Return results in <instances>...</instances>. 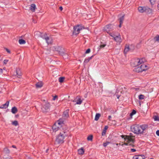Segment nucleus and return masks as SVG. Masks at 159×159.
<instances>
[{"mask_svg":"<svg viewBox=\"0 0 159 159\" xmlns=\"http://www.w3.org/2000/svg\"><path fill=\"white\" fill-rule=\"evenodd\" d=\"M148 129V125L146 124L141 125H133L131 127V131L134 134H143L145 133L146 131Z\"/></svg>","mask_w":159,"mask_h":159,"instance_id":"nucleus-1","label":"nucleus"},{"mask_svg":"<svg viewBox=\"0 0 159 159\" xmlns=\"http://www.w3.org/2000/svg\"><path fill=\"white\" fill-rule=\"evenodd\" d=\"M57 132L59 134L56 136L55 143L62 144L64 142L65 138L67 136L66 131L63 129H61L58 130Z\"/></svg>","mask_w":159,"mask_h":159,"instance_id":"nucleus-2","label":"nucleus"},{"mask_svg":"<svg viewBox=\"0 0 159 159\" xmlns=\"http://www.w3.org/2000/svg\"><path fill=\"white\" fill-rule=\"evenodd\" d=\"M122 138H124L125 141L127 142L129 145L132 147L134 146L133 143L134 142V136L132 135L131 133H130L128 135H121Z\"/></svg>","mask_w":159,"mask_h":159,"instance_id":"nucleus-3","label":"nucleus"},{"mask_svg":"<svg viewBox=\"0 0 159 159\" xmlns=\"http://www.w3.org/2000/svg\"><path fill=\"white\" fill-rule=\"evenodd\" d=\"M64 120L62 119H60L53 125L52 127L53 130L55 132H57L58 130L63 129L61 128L62 125L64 123Z\"/></svg>","mask_w":159,"mask_h":159,"instance_id":"nucleus-4","label":"nucleus"},{"mask_svg":"<svg viewBox=\"0 0 159 159\" xmlns=\"http://www.w3.org/2000/svg\"><path fill=\"white\" fill-rule=\"evenodd\" d=\"M39 36L46 41L47 43L48 44H50L52 42V40L48 36L47 34H42L39 32H37L35 33V36Z\"/></svg>","mask_w":159,"mask_h":159,"instance_id":"nucleus-5","label":"nucleus"},{"mask_svg":"<svg viewBox=\"0 0 159 159\" xmlns=\"http://www.w3.org/2000/svg\"><path fill=\"white\" fill-rule=\"evenodd\" d=\"M148 68V67L146 65L143 64L140 66H139L138 67H136L134 69V70L137 72H140L146 70Z\"/></svg>","mask_w":159,"mask_h":159,"instance_id":"nucleus-6","label":"nucleus"},{"mask_svg":"<svg viewBox=\"0 0 159 159\" xmlns=\"http://www.w3.org/2000/svg\"><path fill=\"white\" fill-rule=\"evenodd\" d=\"M145 61V59L144 58H138L135 59L132 63V65L135 68L136 67H138L140 65L143 64Z\"/></svg>","mask_w":159,"mask_h":159,"instance_id":"nucleus-7","label":"nucleus"},{"mask_svg":"<svg viewBox=\"0 0 159 159\" xmlns=\"http://www.w3.org/2000/svg\"><path fill=\"white\" fill-rule=\"evenodd\" d=\"M138 10L140 13L146 12L150 13L152 12V10L147 7H139Z\"/></svg>","mask_w":159,"mask_h":159,"instance_id":"nucleus-8","label":"nucleus"},{"mask_svg":"<svg viewBox=\"0 0 159 159\" xmlns=\"http://www.w3.org/2000/svg\"><path fill=\"white\" fill-rule=\"evenodd\" d=\"M50 104L48 102H46L43 104L41 108L42 111L44 113H46L49 110Z\"/></svg>","mask_w":159,"mask_h":159,"instance_id":"nucleus-9","label":"nucleus"},{"mask_svg":"<svg viewBox=\"0 0 159 159\" xmlns=\"http://www.w3.org/2000/svg\"><path fill=\"white\" fill-rule=\"evenodd\" d=\"M84 29L82 26L80 25H77L74 27V30L73 32V34H77L79 33L80 30Z\"/></svg>","mask_w":159,"mask_h":159,"instance_id":"nucleus-10","label":"nucleus"},{"mask_svg":"<svg viewBox=\"0 0 159 159\" xmlns=\"http://www.w3.org/2000/svg\"><path fill=\"white\" fill-rule=\"evenodd\" d=\"M113 30V25L112 24L107 25L104 28V30L109 34L110 33L109 32L112 31Z\"/></svg>","mask_w":159,"mask_h":159,"instance_id":"nucleus-11","label":"nucleus"},{"mask_svg":"<svg viewBox=\"0 0 159 159\" xmlns=\"http://www.w3.org/2000/svg\"><path fill=\"white\" fill-rule=\"evenodd\" d=\"M109 34L111 36L114 38V40L117 42L120 43L121 42L122 40L120 34H118L117 36L113 35L111 33H109Z\"/></svg>","mask_w":159,"mask_h":159,"instance_id":"nucleus-12","label":"nucleus"},{"mask_svg":"<svg viewBox=\"0 0 159 159\" xmlns=\"http://www.w3.org/2000/svg\"><path fill=\"white\" fill-rule=\"evenodd\" d=\"M54 50L58 52L59 54L60 55L61 53L63 54V51L64 50V48L62 47L58 46H55L53 47Z\"/></svg>","mask_w":159,"mask_h":159,"instance_id":"nucleus-13","label":"nucleus"},{"mask_svg":"<svg viewBox=\"0 0 159 159\" xmlns=\"http://www.w3.org/2000/svg\"><path fill=\"white\" fill-rule=\"evenodd\" d=\"M69 110L68 109L64 112L63 114V117H64L65 119L69 117Z\"/></svg>","mask_w":159,"mask_h":159,"instance_id":"nucleus-14","label":"nucleus"},{"mask_svg":"<svg viewBox=\"0 0 159 159\" xmlns=\"http://www.w3.org/2000/svg\"><path fill=\"white\" fill-rule=\"evenodd\" d=\"M145 157L143 155H138L134 156L133 157V159H144Z\"/></svg>","mask_w":159,"mask_h":159,"instance_id":"nucleus-15","label":"nucleus"},{"mask_svg":"<svg viewBox=\"0 0 159 159\" xmlns=\"http://www.w3.org/2000/svg\"><path fill=\"white\" fill-rule=\"evenodd\" d=\"M9 103V102L8 101L7 102L5 103L0 106V108L6 109Z\"/></svg>","mask_w":159,"mask_h":159,"instance_id":"nucleus-16","label":"nucleus"},{"mask_svg":"<svg viewBox=\"0 0 159 159\" xmlns=\"http://www.w3.org/2000/svg\"><path fill=\"white\" fill-rule=\"evenodd\" d=\"M43 85V83L42 82H40L36 83L35 85L37 88H39L42 87Z\"/></svg>","mask_w":159,"mask_h":159,"instance_id":"nucleus-17","label":"nucleus"},{"mask_svg":"<svg viewBox=\"0 0 159 159\" xmlns=\"http://www.w3.org/2000/svg\"><path fill=\"white\" fill-rule=\"evenodd\" d=\"M78 153L79 154L83 155L84 153V151L83 148H81L78 150Z\"/></svg>","mask_w":159,"mask_h":159,"instance_id":"nucleus-18","label":"nucleus"},{"mask_svg":"<svg viewBox=\"0 0 159 159\" xmlns=\"http://www.w3.org/2000/svg\"><path fill=\"white\" fill-rule=\"evenodd\" d=\"M63 54L61 53L60 55L62 56L63 58L65 59H68V55L65 52V50L63 51Z\"/></svg>","mask_w":159,"mask_h":159,"instance_id":"nucleus-19","label":"nucleus"},{"mask_svg":"<svg viewBox=\"0 0 159 159\" xmlns=\"http://www.w3.org/2000/svg\"><path fill=\"white\" fill-rule=\"evenodd\" d=\"M3 152L7 154H8L10 153V150L7 147H5L3 149Z\"/></svg>","mask_w":159,"mask_h":159,"instance_id":"nucleus-20","label":"nucleus"},{"mask_svg":"<svg viewBox=\"0 0 159 159\" xmlns=\"http://www.w3.org/2000/svg\"><path fill=\"white\" fill-rule=\"evenodd\" d=\"M36 8V6L34 4H31L30 7V9L32 11L34 12Z\"/></svg>","mask_w":159,"mask_h":159,"instance_id":"nucleus-21","label":"nucleus"},{"mask_svg":"<svg viewBox=\"0 0 159 159\" xmlns=\"http://www.w3.org/2000/svg\"><path fill=\"white\" fill-rule=\"evenodd\" d=\"M17 111V109L16 107H13L11 109V112L15 114Z\"/></svg>","mask_w":159,"mask_h":159,"instance_id":"nucleus-22","label":"nucleus"},{"mask_svg":"<svg viewBox=\"0 0 159 159\" xmlns=\"http://www.w3.org/2000/svg\"><path fill=\"white\" fill-rule=\"evenodd\" d=\"M93 56H92L90 57H89L88 59H85L84 61V63L86 64L88 63L89 62V61L92 58Z\"/></svg>","mask_w":159,"mask_h":159,"instance_id":"nucleus-23","label":"nucleus"},{"mask_svg":"<svg viewBox=\"0 0 159 159\" xmlns=\"http://www.w3.org/2000/svg\"><path fill=\"white\" fill-rule=\"evenodd\" d=\"M65 79V78L64 77H61L59 78L58 79L59 82L61 83H62L64 81Z\"/></svg>","mask_w":159,"mask_h":159,"instance_id":"nucleus-24","label":"nucleus"},{"mask_svg":"<svg viewBox=\"0 0 159 159\" xmlns=\"http://www.w3.org/2000/svg\"><path fill=\"white\" fill-rule=\"evenodd\" d=\"M19 43L20 44H24L25 43V41L23 39H20L19 40Z\"/></svg>","mask_w":159,"mask_h":159,"instance_id":"nucleus-25","label":"nucleus"},{"mask_svg":"<svg viewBox=\"0 0 159 159\" xmlns=\"http://www.w3.org/2000/svg\"><path fill=\"white\" fill-rule=\"evenodd\" d=\"M100 115L99 113H97L96 114L95 118V120H98L99 119L100 117Z\"/></svg>","mask_w":159,"mask_h":159,"instance_id":"nucleus-26","label":"nucleus"},{"mask_svg":"<svg viewBox=\"0 0 159 159\" xmlns=\"http://www.w3.org/2000/svg\"><path fill=\"white\" fill-rule=\"evenodd\" d=\"M106 45V44L105 43H101V44L100 45L99 49H101L104 48Z\"/></svg>","mask_w":159,"mask_h":159,"instance_id":"nucleus-27","label":"nucleus"},{"mask_svg":"<svg viewBox=\"0 0 159 159\" xmlns=\"http://www.w3.org/2000/svg\"><path fill=\"white\" fill-rule=\"evenodd\" d=\"M116 145H121L122 146H123L124 145H129V143L127 142H126V143H116Z\"/></svg>","mask_w":159,"mask_h":159,"instance_id":"nucleus-28","label":"nucleus"},{"mask_svg":"<svg viewBox=\"0 0 159 159\" xmlns=\"http://www.w3.org/2000/svg\"><path fill=\"white\" fill-rule=\"evenodd\" d=\"M129 46L126 47L124 50V52L126 54L127 52H128L129 51Z\"/></svg>","mask_w":159,"mask_h":159,"instance_id":"nucleus-29","label":"nucleus"},{"mask_svg":"<svg viewBox=\"0 0 159 159\" xmlns=\"http://www.w3.org/2000/svg\"><path fill=\"white\" fill-rule=\"evenodd\" d=\"M124 19V16H123L119 18L120 23H123Z\"/></svg>","mask_w":159,"mask_h":159,"instance_id":"nucleus-30","label":"nucleus"},{"mask_svg":"<svg viewBox=\"0 0 159 159\" xmlns=\"http://www.w3.org/2000/svg\"><path fill=\"white\" fill-rule=\"evenodd\" d=\"M82 102V101L80 98H78L76 103L77 104H80Z\"/></svg>","mask_w":159,"mask_h":159,"instance_id":"nucleus-31","label":"nucleus"},{"mask_svg":"<svg viewBox=\"0 0 159 159\" xmlns=\"http://www.w3.org/2000/svg\"><path fill=\"white\" fill-rule=\"evenodd\" d=\"M93 136L92 135H89L87 138L88 140V141H92L93 140Z\"/></svg>","mask_w":159,"mask_h":159,"instance_id":"nucleus-32","label":"nucleus"},{"mask_svg":"<svg viewBox=\"0 0 159 159\" xmlns=\"http://www.w3.org/2000/svg\"><path fill=\"white\" fill-rule=\"evenodd\" d=\"M155 41L159 42V35H157L154 38Z\"/></svg>","mask_w":159,"mask_h":159,"instance_id":"nucleus-33","label":"nucleus"},{"mask_svg":"<svg viewBox=\"0 0 159 159\" xmlns=\"http://www.w3.org/2000/svg\"><path fill=\"white\" fill-rule=\"evenodd\" d=\"M144 96L142 94H140L139 96V98L140 100H142L144 99Z\"/></svg>","mask_w":159,"mask_h":159,"instance_id":"nucleus-34","label":"nucleus"},{"mask_svg":"<svg viewBox=\"0 0 159 159\" xmlns=\"http://www.w3.org/2000/svg\"><path fill=\"white\" fill-rule=\"evenodd\" d=\"M12 124L16 126L18 125V121L16 120H15L12 122Z\"/></svg>","mask_w":159,"mask_h":159,"instance_id":"nucleus-35","label":"nucleus"},{"mask_svg":"<svg viewBox=\"0 0 159 159\" xmlns=\"http://www.w3.org/2000/svg\"><path fill=\"white\" fill-rule=\"evenodd\" d=\"M110 143V142H107L105 143H104L103 144V145L104 147H106L107 145Z\"/></svg>","mask_w":159,"mask_h":159,"instance_id":"nucleus-36","label":"nucleus"},{"mask_svg":"<svg viewBox=\"0 0 159 159\" xmlns=\"http://www.w3.org/2000/svg\"><path fill=\"white\" fill-rule=\"evenodd\" d=\"M151 4H154L156 0H149Z\"/></svg>","mask_w":159,"mask_h":159,"instance_id":"nucleus-37","label":"nucleus"},{"mask_svg":"<svg viewBox=\"0 0 159 159\" xmlns=\"http://www.w3.org/2000/svg\"><path fill=\"white\" fill-rule=\"evenodd\" d=\"M136 113V111L134 110H133L132 111V112L130 113V115L132 116L134 115Z\"/></svg>","mask_w":159,"mask_h":159,"instance_id":"nucleus-38","label":"nucleus"},{"mask_svg":"<svg viewBox=\"0 0 159 159\" xmlns=\"http://www.w3.org/2000/svg\"><path fill=\"white\" fill-rule=\"evenodd\" d=\"M16 73H17V77L19 78H20L21 77V75L20 74H18V73H17V70H16Z\"/></svg>","mask_w":159,"mask_h":159,"instance_id":"nucleus-39","label":"nucleus"},{"mask_svg":"<svg viewBox=\"0 0 159 159\" xmlns=\"http://www.w3.org/2000/svg\"><path fill=\"white\" fill-rule=\"evenodd\" d=\"M90 52V49L89 48L87 49L85 52L86 53H88Z\"/></svg>","mask_w":159,"mask_h":159,"instance_id":"nucleus-40","label":"nucleus"},{"mask_svg":"<svg viewBox=\"0 0 159 159\" xmlns=\"http://www.w3.org/2000/svg\"><path fill=\"white\" fill-rule=\"evenodd\" d=\"M8 60H4L3 61V63L4 64H6L8 61Z\"/></svg>","mask_w":159,"mask_h":159,"instance_id":"nucleus-41","label":"nucleus"},{"mask_svg":"<svg viewBox=\"0 0 159 159\" xmlns=\"http://www.w3.org/2000/svg\"><path fill=\"white\" fill-rule=\"evenodd\" d=\"M6 51L8 53H11L10 51L7 48H5Z\"/></svg>","mask_w":159,"mask_h":159,"instance_id":"nucleus-42","label":"nucleus"},{"mask_svg":"<svg viewBox=\"0 0 159 159\" xmlns=\"http://www.w3.org/2000/svg\"><path fill=\"white\" fill-rule=\"evenodd\" d=\"M106 131H105V130H103V131L102 133V135H104L106 134Z\"/></svg>","mask_w":159,"mask_h":159,"instance_id":"nucleus-43","label":"nucleus"},{"mask_svg":"<svg viewBox=\"0 0 159 159\" xmlns=\"http://www.w3.org/2000/svg\"><path fill=\"white\" fill-rule=\"evenodd\" d=\"M158 119H159L158 117L156 116L155 118H154V120H159Z\"/></svg>","mask_w":159,"mask_h":159,"instance_id":"nucleus-44","label":"nucleus"},{"mask_svg":"<svg viewBox=\"0 0 159 159\" xmlns=\"http://www.w3.org/2000/svg\"><path fill=\"white\" fill-rule=\"evenodd\" d=\"M131 151L132 152H135L136 151V150L134 149H131Z\"/></svg>","mask_w":159,"mask_h":159,"instance_id":"nucleus-45","label":"nucleus"},{"mask_svg":"<svg viewBox=\"0 0 159 159\" xmlns=\"http://www.w3.org/2000/svg\"><path fill=\"white\" fill-rule=\"evenodd\" d=\"M57 95L55 96L53 98V100H55L56 98H57Z\"/></svg>","mask_w":159,"mask_h":159,"instance_id":"nucleus-46","label":"nucleus"},{"mask_svg":"<svg viewBox=\"0 0 159 159\" xmlns=\"http://www.w3.org/2000/svg\"><path fill=\"white\" fill-rule=\"evenodd\" d=\"M156 133L157 135L159 136V130H157L156 131Z\"/></svg>","mask_w":159,"mask_h":159,"instance_id":"nucleus-47","label":"nucleus"},{"mask_svg":"<svg viewBox=\"0 0 159 159\" xmlns=\"http://www.w3.org/2000/svg\"><path fill=\"white\" fill-rule=\"evenodd\" d=\"M108 126H106L105 127V128H104V130H105V131H106V130L107 129H108Z\"/></svg>","mask_w":159,"mask_h":159,"instance_id":"nucleus-48","label":"nucleus"},{"mask_svg":"<svg viewBox=\"0 0 159 159\" xmlns=\"http://www.w3.org/2000/svg\"><path fill=\"white\" fill-rule=\"evenodd\" d=\"M2 73V69H0V74Z\"/></svg>","mask_w":159,"mask_h":159,"instance_id":"nucleus-49","label":"nucleus"},{"mask_svg":"<svg viewBox=\"0 0 159 159\" xmlns=\"http://www.w3.org/2000/svg\"><path fill=\"white\" fill-rule=\"evenodd\" d=\"M59 9L61 11H62L63 9V8L61 6L59 7Z\"/></svg>","mask_w":159,"mask_h":159,"instance_id":"nucleus-50","label":"nucleus"},{"mask_svg":"<svg viewBox=\"0 0 159 159\" xmlns=\"http://www.w3.org/2000/svg\"><path fill=\"white\" fill-rule=\"evenodd\" d=\"M122 24V23H120V25H119V27L120 28L121 26V25Z\"/></svg>","mask_w":159,"mask_h":159,"instance_id":"nucleus-51","label":"nucleus"},{"mask_svg":"<svg viewBox=\"0 0 159 159\" xmlns=\"http://www.w3.org/2000/svg\"><path fill=\"white\" fill-rule=\"evenodd\" d=\"M12 147L14 148H16V147L15 145H12Z\"/></svg>","mask_w":159,"mask_h":159,"instance_id":"nucleus-52","label":"nucleus"},{"mask_svg":"<svg viewBox=\"0 0 159 159\" xmlns=\"http://www.w3.org/2000/svg\"><path fill=\"white\" fill-rule=\"evenodd\" d=\"M111 118V116H108V119L110 120V119Z\"/></svg>","mask_w":159,"mask_h":159,"instance_id":"nucleus-53","label":"nucleus"},{"mask_svg":"<svg viewBox=\"0 0 159 159\" xmlns=\"http://www.w3.org/2000/svg\"><path fill=\"white\" fill-rule=\"evenodd\" d=\"M157 7L158 9V10H159V3L158 4L157 6Z\"/></svg>","mask_w":159,"mask_h":159,"instance_id":"nucleus-54","label":"nucleus"},{"mask_svg":"<svg viewBox=\"0 0 159 159\" xmlns=\"http://www.w3.org/2000/svg\"><path fill=\"white\" fill-rule=\"evenodd\" d=\"M117 98H119V96H118V95H117Z\"/></svg>","mask_w":159,"mask_h":159,"instance_id":"nucleus-55","label":"nucleus"},{"mask_svg":"<svg viewBox=\"0 0 159 159\" xmlns=\"http://www.w3.org/2000/svg\"><path fill=\"white\" fill-rule=\"evenodd\" d=\"M48 149H47V150H46V152H48Z\"/></svg>","mask_w":159,"mask_h":159,"instance_id":"nucleus-56","label":"nucleus"},{"mask_svg":"<svg viewBox=\"0 0 159 159\" xmlns=\"http://www.w3.org/2000/svg\"><path fill=\"white\" fill-rule=\"evenodd\" d=\"M136 90H138L139 89V88H136Z\"/></svg>","mask_w":159,"mask_h":159,"instance_id":"nucleus-57","label":"nucleus"},{"mask_svg":"<svg viewBox=\"0 0 159 159\" xmlns=\"http://www.w3.org/2000/svg\"><path fill=\"white\" fill-rule=\"evenodd\" d=\"M150 159H152V158H150Z\"/></svg>","mask_w":159,"mask_h":159,"instance_id":"nucleus-58","label":"nucleus"}]
</instances>
